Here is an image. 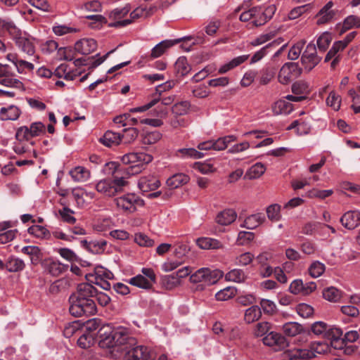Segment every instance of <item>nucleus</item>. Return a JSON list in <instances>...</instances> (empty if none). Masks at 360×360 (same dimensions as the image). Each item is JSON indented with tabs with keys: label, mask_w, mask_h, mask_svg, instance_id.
<instances>
[{
	"label": "nucleus",
	"mask_w": 360,
	"mask_h": 360,
	"mask_svg": "<svg viewBox=\"0 0 360 360\" xmlns=\"http://www.w3.org/2000/svg\"><path fill=\"white\" fill-rule=\"evenodd\" d=\"M302 72V68L297 63H285L280 69L278 75V80L282 84H288L292 80L297 78Z\"/></svg>",
	"instance_id": "5"
},
{
	"label": "nucleus",
	"mask_w": 360,
	"mask_h": 360,
	"mask_svg": "<svg viewBox=\"0 0 360 360\" xmlns=\"http://www.w3.org/2000/svg\"><path fill=\"white\" fill-rule=\"evenodd\" d=\"M150 351L144 345H138L132 347L127 353V360H149Z\"/></svg>",
	"instance_id": "16"
},
{
	"label": "nucleus",
	"mask_w": 360,
	"mask_h": 360,
	"mask_svg": "<svg viewBox=\"0 0 360 360\" xmlns=\"http://www.w3.org/2000/svg\"><path fill=\"white\" fill-rule=\"evenodd\" d=\"M117 207L124 212L133 213L137 207H143L144 200L134 193H127L114 200Z\"/></svg>",
	"instance_id": "4"
},
{
	"label": "nucleus",
	"mask_w": 360,
	"mask_h": 360,
	"mask_svg": "<svg viewBox=\"0 0 360 360\" xmlns=\"http://www.w3.org/2000/svg\"><path fill=\"white\" fill-rule=\"evenodd\" d=\"M340 221L345 228L349 230L354 229L360 225V212L348 211L341 217Z\"/></svg>",
	"instance_id": "13"
},
{
	"label": "nucleus",
	"mask_w": 360,
	"mask_h": 360,
	"mask_svg": "<svg viewBox=\"0 0 360 360\" xmlns=\"http://www.w3.org/2000/svg\"><path fill=\"white\" fill-rule=\"evenodd\" d=\"M255 258L253 254L250 252L242 253L235 258V264L240 266H245L251 264Z\"/></svg>",
	"instance_id": "53"
},
{
	"label": "nucleus",
	"mask_w": 360,
	"mask_h": 360,
	"mask_svg": "<svg viewBox=\"0 0 360 360\" xmlns=\"http://www.w3.org/2000/svg\"><path fill=\"white\" fill-rule=\"evenodd\" d=\"M266 171L265 166L261 162L252 165L245 173V179H255L259 178Z\"/></svg>",
	"instance_id": "33"
},
{
	"label": "nucleus",
	"mask_w": 360,
	"mask_h": 360,
	"mask_svg": "<svg viewBox=\"0 0 360 360\" xmlns=\"http://www.w3.org/2000/svg\"><path fill=\"white\" fill-rule=\"evenodd\" d=\"M81 74V72L72 70L67 64L60 65L54 71V75L60 78L64 77L66 80H73Z\"/></svg>",
	"instance_id": "22"
},
{
	"label": "nucleus",
	"mask_w": 360,
	"mask_h": 360,
	"mask_svg": "<svg viewBox=\"0 0 360 360\" xmlns=\"http://www.w3.org/2000/svg\"><path fill=\"white\" fill-rule=\"evenodd\" d=\"M69 303L70 314L75 317L93 316L97 312L95 302L82 301V300L76 299L75 296H70Z\"/></svg>",
	"instance_id": "3"
},
{
	"label": "nucleus",
	"mask_w": 360,
	"mask_h": 360,
	"mask_svg": "<svg viewBox=\"0 0 360 360\" xmlns=\"http://www.w3.org/2000/svg\"><path fill=\"white\" fill-rule=\"evenodd\" d=\"M292 91L295 95L308 94L310 92L307 82L300 80L292 85Z\"/></svg>",
	"instance_id": "54"
},
{
	"label": "nucleus",
	"mask_w": 360,
	"mask_h": 360,
	"mask_svg": "<svg viewBox=\"0 0 360 360\" xmlns=\"http://www.w3.org/2000/svg\"><path fill=\"white\" fill-rule=\"evenodd\" d=\"M127 176L122 174L121 176H115L112 179H104L100 180L95 186L96 190L106 197H112L123 191L128 182Z\"/></svg>",
	"instance_id": "2"
},
{
	"label": "nucleus",
	"mask_w": 360,
	"mask_h": 360,
	"mask_svg": "<svg viewBox=\"0 0 360 360\" xmlns=\"http://www.w3.org/2000/svg\"><path fill=\"white\" fill-rule=\"evenodd\" d=\"M258 11H259V7H253L246 11L243 12L240 15V20L243 22H250V25L252 27H255L253 25V22L255 20L258 19L259 14Z\"/></svg>",
	"instance_id": "40"
},
{
	"label": "nucleus",
	"mask_w": 360,
	"mask_h": 360,
	"mask_svg": "<svg viewBox=\"0 0 360 360\" xmlns=\"http://www.w3.org/2000/svg\"><path fill=\"white\" fill-rule=\"evenodd\" d=\"M259 304L264 314L272 315L276 313V305L273 301L262 299Z\"/></svg>",
	"instance_id": "64"
},
{
	"label": "nucleus",
	"mask_w": 360,
	"mask_h": 360,
	"mask_svg": "<svg viewBox=\"0 0 360 360\" xmlns=\"http://www.w3.org/2000/svg\"><path fill=\"white\" fill-rule=\"evenodd\" d=\"M115 333L117 347H123L124 349H127L136 345V339L131 335L128 328L119 326L115 328Z\"/></svg>",
	"instance_id": "7"
},
{
	"label": "nucleus",
	"mask_w": 360,
	"mask_h": 360,
	"mask_svg": "<svg viewBox=\"0 0 360 360\" xmlns=\"http://www.w3.org/2000/svg\"><path fill=\"white\" fill-rule=\"evenodd\" d=\"M97 43L94 39H82L75 44V50L83 55H88L96 50Z\"/></svg>",
	"instance_id": "17"
},
{
	"label": "nucleus",
	"mask_w": 360,
	"mask_h": 360,
	"mask_svg": "<svg viewBox=\"0 0 360 360\" xmlns=\"http://www.w3.org/2000/svg\"><path fill=\"white\" fill-rule=\"evenodd\" d=\"M259 11H258V19L255 20L253 22V25L256 27L264 25L272 18L276 11V6L274 4L267 6L264 11H262L260 7H259Z\"/></svg>",
	"instance_id": "21"
},
{
	"label": "nucleus",
	"mask_w": 360,
	"mask_h": 360,
	"mask_svg": "<svg viewBox=\"0 0 360 360\" xmlns=\"http://www.w3.org/2000/svg\"><path fill=\"white\" fill-rule=\"evenodd\" d=\"M236 292V290L235 288L228 287L217 292L215 295V297L217 300L226 301L233 297Z\"/></svg>",
	"instance_id": "56"
},
{
	"label": "nucleus",
	"mask_w": 360,
	"mask_h": 360,
	"mask_svg": "<svg viewBox=\"0 0 360 360\" xmlns=\"http://www.w3.org/2000/svg\"><path fill=\"white\" fill-rule=\"evenodd\" d=\"M162 138V134L158 131L147 132L142 136L143 144L152 145L157 143Z\"/></svg>",
	"instance_id": "52"
},
{
	"label": "nucleus",
	"mask_w": 360,
	"mask_h": 360,
	"mask_svg": "<svg viewBox=\"0 0 360 360\" xmlns=\"http://www.w3.org/2000/svg\"><path fill=\"white\" fill-rule=\"evenodd\" d=\"M354 27H360V17L351 15L344 20L341 34Z\"/></svg>",
	"instance_id": "41"
},
{
	"label": "nucleus",
	"mask_w": 360,
	"mask_h": 360,
	"mask_svg": "<svg viewBox=\"0 0 360 360\" xmlns=\"http://www.w3.org/2000/svg\"><path fill=\"white\" fill-rule=\"evenodd\" d=\"M183 39L184 38H179L176 39H166L160 41L152 49L149 58L155 59L160 57L167 49L180 43Z\"/></svg>",
	"instance_id": "10"
},
{
	"label": "nucleus",
	"mask_w": 360,
	"mask_h": 360,
	"mask_svg": "<svg viewBox=\"0 0 360 360\" xmlns=\"http://www.w3.org/2000/svg\"><path fill=\"white\" fill-rule=\"evenodd\" d=\"M323 297L326 300L336 302L341 298V292L335 287H329L323 291Z\"/></svg>",
	"instance_id": "49"
},
{
	"label": "nucleus",
	"mask_w": 360,
	"mask_h": 360,
	"mask_svg": "<svg viewBox=\"0 0 360 360\" xmlns=\"http://www.w3.org/2000/svg\"><path fill=\"white\" fill-rule=\"evenodd\" d=\"M142 6H140L136 8L132 12H131L130 19H125L123 20H119L115 22H112L109 25V26L115 27L127 26L131 23L133 20L140 18H143L142 15Z\"/></svg>",
	"instance_id": "29"
},
{
	"label": "nucleus",
	"mask_w": 360,
	"mask_h": 360,
	"mask_svg": "<svg viewBox=\"0 0 360 360\" xmlns=\"http://www.w3.org/2000/svg\"><path fill=\"white\" fill-rule=\"evenodd\" d=\"M264 220L265 217L263 214H253L246 217L240 226L247 229H254L262 224Z\"/></svg>",
	"instance_id": "23"
},
{
	"label": "nucleus",
	"mask_w": 360,
	"mask_h": 360,
	"mask_svg": "<svg viewBox=\"0 0 360 360\" xmlns=\"http://www.w3.org/2000/svg\"><path fill=\"white\" fill-rule=\"evenodd\" d=\"M181 281L174 274L164 276L162 278V284L167 290H172L179 285Z\"/></svg>",
	"instance_id": "46"
},
{
	"label": "nucleus",
	"mask_w": 360,
	"mask_h": 360,
	"mask_svg": "<svg viewBox=\"0 0 360 360\" xmlns=\"http://www.w3.org/2000/svg\"><path fill=\"white\" fill-rule=\"evenodd\" d=\"M326 103L334 110H338L341 105V98L335 92L331 91L326 99Z\"/></svg>",
	"instance_id": "62"
},
{
	"label": "nucleus",
	"mask_w": 360,
	"mask_h": 360,
	"mask_svg": "<svg viewBox=\"0 0 360 360\" xmlns=\"http://www.w3.org/2000/svg\"><path fill=\"white\" fill-rule=\"evenodd\" d=\"M236 140V136L234 135H229L219 138L217 140L213 141L214 150H223L227 148L229 143L235 141Z\"/></svg>",
	"instance_id": "42"
},
{
	"label": "nucleus",
	"mask_w": 360,
	"mask_h": 360,
	"mask_svg": "<svg viewBox=\"0 0 360 360\" xmlns=\"http://www.w3.org/2000/svg\"><path fill=\"white\" fill-rule=\"evenodd\" d=\"M124 134L121 135L122 140L126 144L132 143L139 135V130L134 127H128L123 130Z\"/></svg>",
	"instance_id": "50"
},
{
	"label": "nucleus",
	"mask_w": 360,
	"mask_h": 360,
	"mask_svg": "<svg viewBox=\"0 0 360 360\" xmlns=\"http://www.w3.org/2000/svg\"><path fill=\"white\" fill-rule=\"evenodd\" d=\"M129 283L139 288L150 290L153 288V283L148 281L143 275L139 274L129 279Z\"/></svg>",
	"instance_id": "34"
},
{
	"label": "nucleus",
	"mask_w": 360,
	"mask_h": 360,
	"mask_svg": "<svg viewBox=\"0 0 360 360\" xmlns=\"http://www.w3.org/2000/svg\"><path fill=\"white\" fill-rule=\"evenodd\" d=\"M206 273L207 274L206 278V284L213 285L216 283L220 278L224 276V272L219 269H211L206 268Z\"/></svg>",
	"instance_id": "47"
},
{
	"label": "nucleus",
	"mask_w": 360,
	"mask_h": 360,
	"mask_svg": "<svg viewBox=\"0 0 360 360\" xmlns=\"http://www.w3.org/2000/svg\"><path fill=\"white\" fill-rule=\"evenodd\" d=\"M276 74V69L271 66H266L260 70V76L259 78V82L262 85H266L269 84L272 79L274 77Z\"/></svg>",
	"instance_id": "36"
},
{
	"label": "nucleus",
	"mask_w": 360,
	"mask_h": 360,
	"mask_svg": "<svg viewBox=\"0 0 360 360\" xmlns=\"http://www.w3.org/2000/svg\"><path fill=\"white\" fill-rule=\"evenodd\" d=\"M21 115L20 108L14 105L3 107L0 109V120L2 121L17 120Z\"/></svg>",
	"instance_id": "20"
},
{
	"label": "nucleus",
	"mask_w": 360,
	"mask_h": 360,
	"mask_svg": "<svg viewBox=\"0 0 360 360\" xmlns=\"http://www.w3.org/2000/svg\"><path fill=\"white\" fill-rule=\"evenodd\" d=\"M25 267L22 259L11 256L6 262V269L9 272H18L22 271Z\"/></svg>",
	"instance_id": "31"
},
{
	"label": "nucleus",
	"mask_w": 360,
	"mask_h": 360,
	"mask_svg": "<svg viewBox=\"0 0 360 360\" xmlns=\"http://www.w3.org/2000/svg\"><path fill=\"white\" fill-rule=\"evenodd\" d=\"M249 58V55H243L233 58L229 63H226L220 66L218 70V72L219 74H225L227 72L234 69L235 68L239 66L244 62H245Z\"/></svg>",
	"instance_id": "24"
},
{
	"label": "nucleus",
	"mask_w": 360,
	"mask_h": 360,
	"mask_svg": "<svg viewBox=\"0 0 360 360\" xmlns=\"http://www.w3.org/2000/svg\"><path fill=\"white\" fill-rule=\"evenodd\" d=\"M261 316V309L258 306L254 305L246 309L245 313V321L248 323H251L257 321Z\"/></svg>",
	"instance_id": "38"
},
{
	"label": "nucleus",
	"mask_w": 360,
	"mask_h": 360,
	"mask_svg": "<svg viewBox=\"0 0 360 360\" xmlns=\"http://www.w3.org/2000/svg\"><path fill=\"white\" fill-rule=\"evenodd\" d=\"M236 213L233 210L228 209L219 213L216 217L217 224L227 226L233 222L236 219Z\"/></svg>",
	"instance_id": "25"
},
{
	"label": "nucleus",
	"mask_w": 360,
	"mask_h": 360,
	"mask_svg": "<svg viewBox=\"0 0 360 360\" xmlns=\"http://www.w3.org/2000/svg\"><path fill=\"white\" fill-rule=\"evenodd\" d=\"M290 110V104L282 100L276 102L272 106V110L274 115L286 114L289 112Z\"/></svg>",
	"instance_id": "55"
},
{
	"label": "nucleus",
	"mask_w": 360,
	"mask_h": 360,
	"mask_svg": "<svg viewBox=\"0 0 360 360\" xmlns=\"http://www.w3.org/2000/svg\"><path fill=\"white\" fill-rule=\"evenodd\" d=\"M321 60V57L317 55L315 44L309 43L301 57V62L304 68L311 71L319 63Z\"/></svg>",
	"instance_id": "6"
},
{
	"label": "nucleus",
	"mask_w": 360,
	"mask_h": 360,
	"mask_svg": "<svg viewBox=\"0 0 360 360\" xmlns=\"http://www.w3.org/2000/svg\"><path fill=\"white\" fill-rule=\"evenodd\" d=\"M255 238V233L249 231H241L238 233L237 237V243L238 245H247Z\"/></svg>",
	"instance_id": "58"
},
{
	"label": "nucleus",
	"mask_w": 360,
	"mask_h": 360,
	"mask_svg": "<svg viewBox=\"0 0 360 360\" xmlns=\"http://www.w3.org/2000/svg\"><path fill=\"white\" fill-rule=\"evenodd\" d=\"M153 159L151 155L146 153H130L124 155L121 159L124 165H130L129 166L120 167L115 162H107L105 165L112 169V174H124L127 179L131 175L140 173L148 164L152 162Z\"/></svg>",
	"instance_id": "1"
},
{
	"label": "nucleus",
	"mask_w": 360,
	"mask_h": 360,
	"mask_svg": "<svg viewBox=\"0 0 360 360\" xmlns=\"http://www.w3.org/2000/svg\"><path fill=\"white\" fill-rule=\"evenodd\" d=\"M307 349L308 352H312L314 358L316 354H323L330 352V347L326 341H316L311 342Z\"/></svg>",
	"instance_id": "27"
},
{
	"label": "nucleus",
	"mask_w": 360,
	"mask_h": 360,
	"mask_svg": "<svg viewBox=\"0 0 360 360\" xmlns=\"http://www.w3.org/2000/svg\"><path fill=\"white\" fill-rule=\"evenodd\" d=\"M28 233L39 238H46L49 234V231L44 226L33 225L28 229Z\"/></svg>",
	"instance_id": "60"
},
{
	"label": "nucleus",
	"mask_w": 360,
	"mask_h": 360,
	"mask_svg": "<svg viewBox=\"0 0 360 360\" xmlns=\"http://www.w3.org/2000/svg\"><path fill=\"white\" fill-rule=\"evenodd\" d=\"M70 174L75 181L84 182L90 177V172L84 167H75L70 171Z\"/></svg>",
	"instance_id": "28"
},
{
	"label": "nucleus",
	"mask_w": 360,
	"mask_h": 360,
	"mask_svg": "<svg viewBox=\"0 0 360 360\" xmlns=\"http://www.w3.org/2000/svg\"><path fill=\"white\" fill-rule=\"evenodd\" d=\"M283 41L281 38H279L274 41L268 44L266 46L262 48L259 51H257L251 58V63H255L260 60L267 53V49L271 46H276L281 44Z\"/></svg>",
	"instance_id": "48"
},
{
	"label": "nucleus",
	"mask_w": 360,
	"mask_h": 360,
	"mask_svg": "<svg viewBox=\"0 0 360 360\" xmlns=\"http://www.w3.org/2000/svg\"><path fill=\"white\" fill-rule=\"evenodd\" d=\"M247 278L244 271L240 269H233L225 274V279L235 283H243Z\"/></svg>",
	"instance_id": "35"
},
{
	"label": "nucleus",
	"mask_w": 360,
	"mask_h": 360,
	"mask_svg": "<svg viewBox=\"0 0 360 360\" xmlns=\"http://www.w3.org/2000/svg\"><path fill=\"white\" fill-rule=\"evenodd\" d=\"M177 155L182 158L200 159L204 157V153L198 151L195 148H181L177 150Z\"/></svg>",
	"instance_id": "39"
},
{
	"label": "nucleus",
	"mask_w": 360,
	"mask_h": 360,
	"mask_svg": "<svg viewBox=\"0 0 360 360\" xmlns=\"http://www.w3.org/2000/svg\"><path fill=\"white\" fill-rule=\"evenodd\" d=\"M160 186V181L153 175L141 176L138 181V187L143 193L155 191Z\"/></svg>",
	"instance_id": "15"
},
{
	"label": "nucleus",
	"mask_w": 360,
	"mask_h": 360,
	"mask_svg": "<svg viewBox=\"0 0 360 360\" xmlns=\"http://www.w3.org/2000/svg\"><path fill=\"white\" fill-rule=\"evenodd\" d=\"M175 70L181 76L188 74L191 70L186 57H179L175 63Z\"/></svg>",
	"instance_id": "45"
},
{
	"label": "nucleus",
	"mask_w": 360,
	"mask_h": 360,
	"mask_svg": "<svg viewBox=\"0 0 360 360\" xmlns=\"http://www.w3.org/2000/svg\"><path fill=\"white\" fill-rule=\"evenodd\" d=\"M69 266L64 264L58 260L51 258L46 259L44 268L46 271L53 276H59L68 271Z\"/></svg>",
	"instance_id": "14"
},
{
	"label": "nucleus",
	"mask_w": 360,
	"mask_h": 360,
	"mask_svg": "<svg viewBox=\"0 0 360 360\" xmlns=\"http://www.w3.org/2000/svg\"><path fill=\"white\" fill-rule=\"evenodd\" d=\"M189 176L183 173L174 174L167 180V185L170 188H176L189 181Z\"/></svg>",
	"instance_id": "30"
},
{
	"label": "nucleus",
	"mask_w": 360,
	"mask_h": 360,
	"mask_svg": "<svg viewBox=\"0 0 360 360\" xmlns=\"http://www.w3.org/2000/svg\"><path fill=\"white\" fill-rule=\"evenodd\" d=\"M302 330V326L296 322H288L283 326V331L288 336L293 337L299 335Z\"/></svg>",
	"instance_id": "37"
},
{
	"label": "nucleus",
	"mask_w": 360,
	"mask_h": 360,
	"mask_svg": "<svg viewBox=\"0 0 360 360\" xmlns=\"http://www.w3.org/2000/svg\"><path fill=\"white\" fill-rule=\"evenodd\" d=\"M100 340L98 345L101 348H114L117 347L115 340V328L111 330L108 327L103 328L99 330Z\"/></svg>",
	"instance_id": "11"
},
{
	"label": "nucleus",
	"mask_w": 360,
	"mask_h": 360,
	"mask_svg": "<svg viewBox=\"0 0 360 360\" xmlns=\"http://www.w3.org/2000/svg\"><path fill=\"white\" fill-rule=\"evenodd\" d=\"M313 358L312 352L307 349H294L284 353V360H309Z\"/></svg>",
	"instance_id": "19"
},
{
	"label": "nucleus",
	"mask_w": 360,
	"mask_h": 360,
	"mask_svg": "<svg viewBox=\"0 0 360 360\" xmlns=\"http://www.w3.org/2000/svg\"><path fill=\"white\" fill-rule=\"evenodd\" d=\"M263 343L272 347L275 350H281L288 346V342L284 336L276 332H269L262 339Z\"/></svg>",
	"instance_id": "9"
},
{
	"label": "nucleus",
	"mask_w": 360,
	"mask_h": 360,
	"mask_svg": "<svg viewBox=\"0 0 360 360\" xmlns=\"http://www.w3.org/2000/svg\"><path fill=\"white\" fill-rule=\"evenodd\" d=\"M95 295H96V288L94 285L88 283H82L77 285L76 292L70 296H75L76 299L82 300V301L95 302Z\"/></svg>",
	"instance_id": "8"
},
{
	"label": "nucleus",
	"mask_w": 360,
	"mask_h": 360,
	"mask_svg": "<svg viewBox=\"0 0 360 360\" xmlns=\"http://www.w3.org/2000/svg\"><path fill=\"white\" fill-rule=\"evenodd\" d=\"M271 330V324L269 322H259L257 323L254 330V335L257 337H262L267 335Z\"/></svg>",
	"instance_id": "63"
},
{
	"label": "nucleus",
	"mask_w": 360,
	"mask_h": 360,
	"mask_svg": "<svg viewBox=\"0 0 360 360\" xmlns=\"http://www.w3.org/2000/svg\"><path fill=\"white\" fill-rule=\"evenodd\" d=\"M333 3L328 1L317 13L316 23L318 25H323L329 22L335 16V13L332 10Z\"/></svg>",
	"instance_id": "18"
},
{
	"label": "nucleus",
	"mask_w": 360,
	"mask_h": 360,
	"mask_svg": "<svg viewBox=\"0 0 360 360\" xmlns=\"http://www.w3.org/2000/svg\"><path fill=\"white\" fill-rule=\"evenodd\" d=\"M174 96H169L162 98L160 97L159 101L161 100V105H158L155 110L157 117L165 118L167 116L168 110L167 108L164 106L171 105L174 102Z\"/></svg>",
	"instance_id": "32"
},
{
	"label": "nucleus",
	"mask_w": 360,
	"mask_h": 360,
	"mask_svg": "<svg viewBox=\"0 0 360 360\" xmlns=\"http://www.w3.org/2000/svg\"><path fill=\"white\" fill-rule=\"evenodd\" d=\"M134 241L140 246L152 247L154 240L143 233H136L134 235Z\"/></svg>",
	"instance_id": "61"
},
{
	"label": "nucleus",
	"mask_w": 360,
	"mask_h": 360,
	"mask_svg": "<svg viewBox=\"0 0 360 360\" xmlns=\"http://www.w3.org/2000/svg\"><path fill=\"white\" fill-rule=\"evenodd\" d=\"M121 141V135L112 131H107L100 139V142L108 147L117 146Z\"/></svg>",
	"instance_id": "26"
},
{
	"label": "nucleus",
	"mask_w": 360,
	"mask_h": 360,
	"mask_svg": "<svg viewBox=\"0 0 360 360\" xmlns=\"http://www.w3.org/2000/svg\"><path fill=\"white\" fill-rule=\"evenodd\" d=\"M326 269L325 264L319 262L315 261L311 263L309 267V273L313 278H318L321 276Z\"/></svg>",
	"instance_id": "51"
},
{
	"label": "nucleus",
	"mask_w": 360,
	"mask_h": 360,
	"mask_svg": "<svg viewBox=\"0 0 360 360\" xmlns=\"http://www.w3.org/2000/svg\"><path fill=\"white\" fill-rule=\"evenodd\" d=\"M15 45L23 53L30 57H34L33 60H36L38 57L34 56L35 46L32 39L24 37L18 36L14 38Z\"/></svg>",
	"instance_id": "12"
},
{
	"label": "nucleus",
	"mask_w": 360,
	"mask_h": 360,
	"mask_svg": "<svg viewBox=\"0 0 360 360\" xmlns=\"http://www.w3.org/2000/svg\"><path fill=\"white\" fill-rule=\"evenodd\" d=\"M332 39V35L329 32H325L322 33L318 37L316 41L319 50L321 52L326 51L328 49Z\"/></svg>",
	"instance_id": "44"
},
{
	"label": "nucleus",
	"mask_w": 360,
	"mask_h": 360,
	"mask_svg": "<svg viewBox=\"0 0 360 360\" xmlns=\"http://www.w3.org/2000/svg\"><path fill=\"white\" fill-rule=\"evenodd\" d=\"M96 274L98 276V277H96V283L105 290H110V283L107 281L103 280L101 278H99L98 277H101V276H104L105 278H110V275L112 274L110 272H105V271L102 267L97 268L96 269Z\"/></svg>",
	"instance_id": "43"
},
{
	"label": "nucleus",
	"mask_w": 360,
	"mask_h": 360,
	"mask_svg": "<svg viewBox=\"0 0 360 360\" xmlns=\"http://www.w3.org/2000/svg\"><path fill=\"white\" fill-rule=\"evenodd\" d=\"M311 8V6L310 4L295 7L290 11L288 13V18L290 20H295L301 16L303 13L309 11Z\"/></svg>",
	"instance_id": "59"
},
{
	"label": "nucleus",
	"mask_w": 360,
	"mask_h": 360,
	"mask_svg": "<svg viewBox=\"0 0 360 360\" xmlns=\"http://www.w3.org/2000/svg\"><path fill=\"white\" fill-rule=\"evenodd\" d=\"M94 343V338L89 333H84L77 340V345L82 349H88Z\"/></svg>",
	"instance_id": "57"
}]
</instances>
